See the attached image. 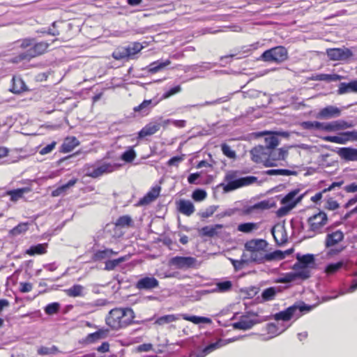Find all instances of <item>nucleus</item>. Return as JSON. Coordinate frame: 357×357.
Masks as SVG:
<instances>
[{"label":"nucleus","instance_id":"412c9836","mask_svg":"<svg viewBox=\"0 0 357 357\" xmlns=\"http://www.w3.org/2000/svg\"><path fill=\"white\" fill-rule=\"evenodd\" d=\"M108 329L101 328L94 333L88 334L84 340L86 344H93L100 340L106 338L108 335Z\"/></svg>","mask_w":357,"mask_h":357},{"label":"nucleus","instance_id":"c756f323","mask_svg":"<svg viewBox=\"0 0 357 357\" xmlns=\"http://www.w3.org/2000/svg\"><path fill=\"white\" fill-rule=\"evenodd\" d=\"M31 191L29 188H22L15 190H11L6 192V195L10 197V199L11 202H15L20 199L22 198L24 193Z\"/></svg>","mask_w":357,"mask_h":357},{"label":"nucleus","instance_id":"603ef678","mask_svg":"<svg viewBox=\"0 0 357 357\" xmlns=\"http://www.w3.org/2000/svg\"><path fill=\"white\" fill-rule=\"evenodd\" d=\"M206 192L202 189H196L192 194V198L195 202H202L206 198Z\"/></svg>","mask_w":357,"mask_h":357},{"label":"nucleus","instance_id":"e433bc0d","mask_svg":"<svg viewBox=\"0 0 357 357\" xmlns=\"http://www.w3.org/2000/svg\"><path fill=\"white\" fill-rule=\"evenodd\" d=\"M114 225L116 227L119 228L132 227L133 225V220L128 215H122L116 220Z\"/></svg>","mask_w":357,"mask_h":357},{"label":"nucleus","instance_id":"79ce46f5","mask_svg":"<svg viewBox=\"0 0 357 357\" xmlns=\"http://www.w3.org/2000/svg\"><path fill=\"white\" fill-rule=\"evenodd\" d=\"M84 291V287L80 284H74L70 288L66 289V294L70 297L82 296Z\"/></svg>","mask_w":357,"mask_h":357},{"label":"nucleus","instance_id":"6ab92c4d","mask_svg":"<svg viewBox=\"0 0 357 357\" xmlns=\"http://www.w3.org/2000/svg\"><path fill=\"white\" fill-rule=\"evenodd\" d=\"M224 227L223 225L221 224H215L211 226H204L202 227L199 234L202 237H210L213 238L219 234V229H221Z\"/></svg>","mask_w":357,"mask_h":357},{"label":"nucleus","instance_id":"2f4dec72","mask_svg":"<svg viewBox=\"0 0 357 357\" xmlns=\"http://www.w3.org/2000/svg\"><path fill=\"white\" fill-rule=\"evenodd\" d=\"M12 81L13 85L10 91L13 93H20L27 90V87L22 78L13 77Z\"/></svg>","mask_w":357,"mask_h":357},{"label":"nucleus","instance_id":"4c0bfd02","mask_svg":"<svg viewBox=\"0 0 357 357\" xmlns=\"http://www.w3.org/2000/svg\"><path fill=\"white\" fill-rule=\"evenodd\" d=\"M47 244L39 243L36 245L31 246L26 251V253L30 256L36 255H43L47 252Z\"/></svg>","mask_w":357,"mask_h":357},{"label":"nucleus","instance_id":"9d476101","mask_svg":"<svg viewBox=\"0 0 357 357\" xmlns=\"http://www.w3.org/2000/svg\"><path fill=\"white\" fill-rule=\"evenodd\" d=\"M267 242L264 239H254L248 241L245 244V249L252 252V258L257 261V255L261 251H264L267 247Z\"/></svg>","mask_w":357,"mask_h":357},{"label":"nucleus","instance_id":"cd10ccee","mask_svg":"<svg viewBox=\"0 0 357 357\" xmlns=\"http://www.w3.org/2000/svg\"><path fill=\"white\" fill-rule=\"evenodd\" d=\"M170 64L171 61L169 59H166L164 61H153L149 65L148 72L151 74H155Z\"/></svg>","mask_w":357,"mask_h":357},{"label":"nucleus","instance_id":"338daca9","mask_svg":"<svg viewBox=\"0 0 357 357\" xmlns=\"http://www.w3.org/2000/svg\"><path fill=\"white\" fill-rule=\"evenodd\" d=\"M239 179L241 187L251 185L257 181V178L253 176L242 177L240 178Z\"/></svg>","mask_w":357,"mask_h":357},{"label":"nucleus","instance_id":"13d9d810","mask_svg":"<svg viewBox=\"0 0 357 357\" xmlns=\"http://www.w3.org/2000/svg\"><path fill=\"white\" fill-rule=\"evenodd\" d=\"M334 122L336 130H344L353 127V123L351 122H348L344 120L340 119Z\"/></svg>","mask_w":357,"mask_h":357},{"label":"nucleus","instance_id":"6e6552de","mask_svg":"<svg viewBox=\"0 0 357 357\" xmlns=\"http://www.w3.org/2000/svg\"><path fill=\"white\" fill-rule=\"evenodd\" d=\"M169 265L178 269L186 270L196 268L197 266V260L193 257L176 256L170 259Z\"/></svg>","mask_w":357,"mask_h":357},{"label":"nucleus","instance_id":"4468645a","mask_svg":"<svg viewBox=\"0 0 357 357\" xmlns=\"http://www.w3.org/2000/svg\"><path fill=\"white\" fill-rule=\"evenodd\" d=\"M159 281L154 277L145 276L140 278L135 284L139 290H152L158 287Z\"/></svg>","mask_w":357,"mask_h":357},{"label":"nucleus","instance_id":"a878e982","mask_svg":"<svg viewBox=\"0 0 357 357\" xmlns=\"http://www.w3.org/2000/svg\"><path fill=\"white\" fill-rule=\"evenodd\" d=\"M299 190H294L287 193L281 200V204L284 205H289L294 208L296 204L300 201V198L296 199Z\"/></svg>","mask_w":357,"mask_h":357},{"label":"nucleus","instance_id":"5fc2aeb1","mask_svg":"<svg viewBox=\"0 0 357 357\" xmlns=\"http://www.w3.org/2000/svg\"><path fill=\"white\" fill-rule=\"evenodd\" d=\"M241 188L240 179H236L234 181H229L224 187L223 190L225 192H230Z\"/></svg>","mask_w":357,"mask_h":357},{"label":"nucleus","instance_id":"a211bd4d","mask_svg":"<svg viewBox=\"0 0 357 357\" xmlns=\"http://www.w3.org/2000/svg\"><path fill=\"white\" fill-rule=\"evenodd\" d=\"M340 114L341 110L338 107L329 105L321 109L318 112L317 117L319 119H327L337 117Z\"/></svg>","mask_w":357,"mask_h":357},{"label":"nucleus","instance_id":"ddd939ff","mask_svg":"<svg viewBox=\"0 0 357 357\" xmlns=\"http://www.w3.org/2000/svg\"><path fill=\"white\" fill-rule=\"evenodd\" d=\"M344 238V234L340 229L328 232L324 240V245L326 248H331L338 245Z\"/></svg>","mask_w":357,"mask_h":357},{"label":"nucleus","instance_id":"49530a36","mask_svg":"<svg viewBox=\"0 0 357 357\" xmlns=\"http://www.w3.org/2000/svg\"><path fill=\"white\" fill-rule=\"evenodd\" d=\"M265 174L272 175H283V176H291L296 174V172L286 169H272L265 172Z\"/></svg>","mask_w":357,"mask_h":357},{"label":"nucleus","instance_id":"e2e57ef3","mask_svg":"<svg viewBox=\"0 0 357 357\" xmlns=\"http://www.w3.org/2000/svg\"><path fill=\"white\" fill-rule=\"evenodd\" d=\"M221 150L225 155L227 158L233 159L236 158V153L234 151L231 150L229 146L227 144H222L221 145Z\"/></svg>","mask_w":357,"mask_h":357},{"label":"nucleus","instance_id":"5701e85b","mask_svg":"<svg viewBox=\"0 0 357 357\" xmlns=\"http://www.w3.org/2000/svg\"><path fill=\"white\" fill-rule=\"evenodd\" d=\"M275 206L274 202H271L269 200H263L255 204L252 206H250L245 208L244 212L246 214H250L255 211H264L269 209Z\"/></svg>","mask_w":357,"mask_h":357},{"label":"nucleus","instance_id":"0e129e2a","mask_svg":"<svg viewBox=\"0 0 357 357\" xmlns=\"http://www.w3.org/2000/svg\"><path fill=\"white\" fill-rule=\"evenodd\" d=\"M181 91V87L180 85L175 86L166 92H165L162 95V99H167L170 98L171 96L179 93Z\"/></svg>","mask_w":357,"mask_h":357},{"label":"nucleus","instance_id":"774afa93","mask_svg":"<svg viewBox=\"0 0 357 357\" xmlns=\"http://www.w3.org/2000/svg\"><path fill=\"white\" fill-rule=\"evenodd\" d=\"M151 103H152L151 100H144L141 104L133 108V111L135 112H140L143 110L148 109Z\"/></svg>","mask_w":357,"mask_h":357},{"label":"nucleus","instance_id":"aec40b11","mask_svg":"<svg viewBox=\"0 0 357 357\" xmlns=\"http://www.w3.org/2000/svg\"><path fill=\"white\" fill-rule=\"evenodd\" d=\"M337 153L342 159L347 161H357V149L342 147L340 148Z\"/></svg>","mask_w":357,"mask_h":357},{"label":"nucleus","instance_id":"0eeeda50","mask_svg":"<svg viewBox=\"0 0 357 357\" xmlns=\"http://www.w3.org/2000/svg\"><path fill=\"white\" fill-rule=\"evenodd\" d=\"M326 55L333 61H347L354 56V53L350 49L343 47L328 48L326 50Z\"/></svg>","mask_w":357,"mask_h":357},{"label":"nucleus","instance_id":"f8f14e48","mask_svg":"<svg viewBox=\"0 0 357 357\" xmlns=\"http://www.w3.org/2000/svg\"><path fill=\"white\" fill-rule=\"evenodd\" d=\"M288 155V151L285 149H273L268 151V163L265 167H274L277 165V162L284 160Z\"/></svg>","mask_w":357,"mask_h":357},{"label":"nucleus","instance_id":"473e14b6","mask_svg":"<svg viewBox=\"0 0 357 357\" xmlns=\"http://www.w3.org/2000/svg\"><path fill=\"white\" fill-rule=\"evenodd\" d=\"M231 340H229L227 342H226L222 339H219L215 342L211 343L208 346L205 347L202 351H203V354H205V356H207L212 351L223 346H225L228 342H231Z\"/></svg>","mask_w":357,"mask_h":357},{"label":"nucleus","instance_id":"9b49d317","mask_svg":"<svg viewBox=\"0 0 357 357\" xmlns=\"http://www.w3.org/2000/svg\"><path fill=\"white\" fill-rule=\"evenodd\" d=\"M250 155L252 161L255 162L263 163L264 166L265 164L268 163V149L264 147L263 145H259L254 147L250 151Z\"/></svg>","mask_w":357,"mask_h":357},{"label":"nucleus","instance_id":"864d4df0","mask_svg":"<svg viewBox=\"0 0 357 357\" xmlns=\"http://www.w3.org/2000/svg\"><path fill=\"white\" fill-rule=\"evenodd\" d=\"M135 158H136V153L133 150L132 148H130V149L126 151L121 155V159L123 161L127 162H132Z\"/></svg>","mask_w":357,"mask_h":357},{"label":"nucleus","instance_id":"69168bd1","mask_svg":"<svg viewBox=\"0 0 357 357\" xmlns=\"http://www.w3.org/2000/svg\"><path fill=\"white\" fill-rule=\"evenodd\" d=\"M27 229L28 227L26 223H20L14 228H13V229L11 230V233L13 235H18L25 232Z\"/></svg>","mask_w":357,"mask_h":357},{"label":"nucleus","instance_id":"09e8293b","mask_svg":"<svg viewBox=\"0 0 357 357\" xmlns=\"http://www.w3.org/2000/svg\"><path fill=\"white\" fill-rule=\"evenodd\" d=\"M279 144V139L278 137L275 136H271L266 137L264 139V147L267 148L268 151L273 150L275 149Z\"/></svg>","mask_w":357,"mask_h":357},{"label":"nucleus","instance_id":"20e7f679","mask_svg":"<svg viewBox=\"0 0 357 357\" xmlns=\"http://www.w3.org/2000/svg\"><path fill=\"white\" fill-rule=\"evenodd\" d=\"M297 262L293 266V269L296 271V275L298 278L306 280L310 277V271L309 268H311L314 264V257L312 254H307L301 255L299 254L296 256Z\"/></svg>","mask_w":357,"mask_h":357},{"label":"nucleus","instance_id":"a19ab883","mask_svg":"<svg viewBox=\"0 0 357 357\" xmlns=\"http://www.w3.org/2000/svg\"><path fill=\"white\" fill-rule=\"evenodd\" d=\"M285 257V252H283L281 250H275L268 254H266L263 257H261V261H273V260H282Z\"/></svg>","mask_w":357,"mask_h":357},{"label":"nucleus","instance_id":"423d86ee","mask_svg":"<svg viewBox=\"0 0 357 357\" xmlns=\"http://www.w3.org/2000/svg\"><path fill=\"white\" fill-rule=\"evenodd\" d=\"M261 58L266 62L280 63L288 59V51L284 46H277L264 51Z\"/></svg>","mask_w":357,"mask_h":357},{"label":"nucleus","instance_id":"7ed1b4c3","mask_svg":"<svg viewBox=\"0 0 357 357\" xmlns=\"http://www.w3.org/2000/svg\"><path fill=\"white\" fill-rule=\"evenodd\" d=\"M328 223L327 214L319 211L318 213L312 215L307 220V233L308 238H312L318 234L325 232V227Z\"/></svg>","mask_w":357,"mask_h":357},{"label":"nucleus","instance_id":"4d7b16f0","mask_svg":"<svg viewBox=\"0 0 357 357\" xmlns=\"http://www.w3.org/2000/svg\"><path fill=\"white\" fill-rule=\"evenodd\" d=\"M234 328L241 330H248L252 328V323L251 321L241 320L233 324Z\"/></svg>","mask_w":357,"mask_h":357},{"label":"nucleus","instance_id":"4be33fe9","mask_svg":"<svg viewBox=\"0 0 357 357\" xmlns=\"http://www.w3.org/2000/svg\"><path fill=\"white\" fill-rule=\"evenodd\" d=\"M177 208L181 213L186 216H190L195 211L194 204L186 199H180L177 202Z\"/></svg>","mask_w":357,"mask_h":357},{"label":"nucleus","instance_id":"c85d7f7f","mask_svg":"<svg viewBox=\"0 0 357 357\" xmlns=\"http://www.w3.org/2000/svg\"><path fill=\"white\" fill-rule=\"evenodd\" d=\"M182 319L190 321L195 324H211L212 323L211 319L205 317H198L195 315H188L187 314H183L181 315Z\"/></svg>","mask_w":357,"mask_h":357},{"label":"nucleus","instance_id":"c9c22d12","mask_svg":"<svg viewBox=\"0 0 357 357\" xmlns=\"http://www.w3.org/2000/svg\"><path fill=\"white\" fill-rule=\"evenodd\" d=\"M126 47V52H128L129 59H134L135 56L140 52L144 48V46L139 42H134L128 45Z\"/></svg>","mask_w":357,"mask_h":357},{"label":"nucleus","instance_id":"7c9ffc66","mask_svg":"<svg viewBox=\"0 0 357 357\" xmlns=\"http://www.w3.org/2000/svg\"><path fill=\"white\" fill-rule=\"evenodd\" d=\"M339 94H344L350 92L357 93V80L349 83L342 82L340 84L337 90Z\"/></svg>","mask_w":357,"mask_h":357},{"label":"nucleus","instance_id":"72a5a7b5","mask_svg":"<svg viewBox=\"0 0 357 357\" xmlns=\"http://www.w3.org/2000/svg\"><path fill=\"white\" fill-rule=\"evenodd\" d=\"M343 181L332 183L328 188H324L321 192H317L314 196H312L311 197V201L313 202H317L320 201L324 193L333 190L335 187H340L343 185Z\"/></svg>","mask_w":357,"mask_h":357},{"label":"nucleus","instance_id":"ea45409f","mask_svg":"<svg viewBox=\"0 0 357 357\" xmlns=\"http://www.w3.org/2000/svg\"><path fill=\"white\" fill-rule=\"evenodd\" d=\"M128 259L127 256H123L118 259L107 260L105 263V270L106 271H113L121 263L126 261Z\"/></svg>","mask_w":357,"mask_h":357},{"label":"nucleus","instance_id":"bb28decb","mask_svg":"<svg viewBox=\"0 0 357 357\" xmlns=\"http://www.w3.org/2000/svg\"><path fill=\"white\" fill-rule=\"evenodd\" d=\"M118 252L114 251L110 248H105V250H97L93 255V260L94 261H102L105 259L109 258L112 255H116Z\"/></svg>","mask_w":357,"mask_h":357},{"label":"nucleus","instance_id":"3c124183","mask_svg":"<svg viewBox=\"0 0 357 357\" xmlns=\"http://www.w3.org/2000/svg\"><path fill=\"white\" fill-rule=\"evenodd\" d=\"M59 352L57 347L53 345L51 347H40L38 349V354L40 356H46L50 354H54Z\"/></svg>","mask_w":357,"mask_h":357},{"label":"nucleus","instance_id":"a18cd8bd","mask_svg":"<svg viewBox=\"0 0 357 357\" xmlns=\"http://www.w3.org/2000/svg\"><path fill=\"white\" fill-rule=\"evenodd\" d=\"M232 288V283L229 280L219 282L216 283L214 292L224 293L229 291Z\"/></svg>","mask_w":357,"mask_h":357},{"label":"nucleus","instance_id":"6e6d98bb","mask_svg":"<svg viewBox=\"0 0 357 357\" xmlns=\"http://www.w3.org/2000/svg\"><path fill=\"white\" fill-rule=\"evenodd\" d=\"M59 308H60V305L59 303H56V302L48 304L45 307V312L47 314L52 315V314L57 313L59 310Z\"/></svg>","mask_w":357,"mask_h":357},{"label":"nucleus","instance_id":"dca6fc26","mask_svg":"<svg viewBox=\"0 0 357 357\" xmlns=\"http://www.w3.org/2000/svg\"><path fill=\"white\" fill-rule=\"evenodd\" d=\"M114 169V166L112 164L105 162L101 165L93 168L91 171H89L86 176L96 178L102 176L104 174L112 172Z\"/></svg>","mask_w":357,"mask_h":357},{"label":"nucleus","instance_id":"bf43d9fd","mask_svg":"<svg viewBox=\"0 0 357 357\" xmlns=\"http://www.w3.org/2000/svg\"><path fill=\"white\" fill-rule=\"evenodd\" d=\"M266 331L268 334L271 335V337H275L280 333V332L278 331V326L273 323L267 324L266 326Z\"/></svg>","mask_w":357,"mask_h":357},{"label":"nucleus","instance_id":"f03ea898","mask_svg":"<svg viewBox=\"0 0 357 357\" xmlns=\"http://www.w3.org/2000/svg\"><path fill=\"white\" fill-rule=\"evenodd\" d=\"M50 44L47 42H36L34 38H24L20 41V47L27 49L24 52L19 54L14 58V62L30 61L31 59L47 52Z\"/></svg>","mask_w":357,"mask_h":357},{"label":"nucleus","instance_id":"de8ad7c7","mask_svg":"<svg viewBox=\"0 0 357 357\" xmlns=\"http://www.w3.org/2000/svg\"><path fill=\"white\" fill-rule=\"evenodd\" d=\"M343 265L344 263L342 261L329 264L325 268V273L328 275H333L336 273L341 268H342Z\"/></svg>","mask_w":357,"mask_h":357},{"label":"nucleus","instance_id":"f704fd0d","mask_svg":"<svg viewBox=\"0 0 357 357\" xmlns=\"http://www.w3.org/2000/svg\"><path fill=\"white\" fill-rule=\"evenodd\" d=\"M77 182V178H73L68 181V182L64 185H62L55 190H52V197H59L61 195L65 193L68 189H69L70 187L75 185V183Z\"/></svg>","mask_w":357,"mask_h":357},{"label":"nucleus","instance_id":"b1692460","mask_svg":"<svg viewBox=\"0 0 357 357\" xmlns=\"http://www.w3.org/2000/svg\"><path fill=\"white\" fill-rule=\"evenodd\" d=\"M79 144V142L75 137H67L61 146L60 151L63 153H69Z\"/></svg>","mask_w":357,"mask_h":357},{"label":"nucleus","instance_id":"37998d69","mask_svg":"<svg viewBox=\"0 0 357 357\" xmlns=\"http://www.w3.org/2000/svg\"><path fill=\"white\" fill-rule=\"evenodd\" d=\"M341 76L337 74H318L313 77L315 81L335 82L340 80Z\"/></svg>","mask_w":357,"mask_h":357},{"label":"nucleus","instance_id":"052dcab7","mask_svg":"<svg viewBox=\"0 0 357 357\" xmlns=\"http://www.w3.org/2000/svg\"><path fill=\"white\" fill-rule=\"evenodd\" d=\"M302 127L305 129H321L322 123L318 121H304L302 123Z\"/></svg>","mask_w":357,"mask_h":357},{"label":"nucleus","instance_id":"f257e3e1","mask_svg":"<svg viewBox=\"0 0 357 357\" xmlns=\"http://www.w3.org/2000/svg\"><path fill=\"white\" fill-rule=\"evenodd\" d=\"M135 314L130 307L112 309L105 318L106 324L113 330L126 328L135 322Z\"/></svg>","mask_w":357,"mask_h":357},{"label":"nucleus","instance_id":"f3484780","mask_svg":"<svg viewBox=\"0 0 357 357\" xmlns=\"http://www.w3.org/2000/svg\"><path fill=\"white\" fill-rule=\"evenodd\" d=\"M160 192V187L155 186L151 188V189L142 198H141L139 200L137 205L146 206L151 204L159 197Z\"/></svg>","mask_w":357,"mask_h":357},{"label":"nucleus","instance_id":"39448f33","mask_svg":"<svg viewBox=\"0 0 357 357\" xmlns=\"http://www.w3.org/2000/svg\"><path fill=\"white\" fill-rule=\"evenodd\" d=\"M313 309L312 305H306L301 302L299 304L295 303L284 310L280 311L274 314V319L277 321H289L294 316L300 317L303 312H310Z\"/></svg>","mask_w":357,"mask_h":357},{"label":"nucleus","instance_id":"393cba45","mask_svg":"<svg viewBox=\"0 0 357 357\" xmlns=\"http://www.w3.org/2000/svg\"><path fill=\"white\" fill-rule=\"evenodd\" d=\"M271 234L278 245H282L287 242V236L284 228L276 229L273 227L271 229Z\"/></svg>","mask_w":357,"mask_h":357},{"label":"nucleus","instance_id":"58836bf2","mask_svg":"<svg viewBox=\"0 0 357 357\" xmlns=\"http://www.w3.org/2000/svg\"><path fill=\"white\" fill-rule=\"evenodd\" d=\"M259 228V225L257 223L255 222H244L241 223L237 227V230L238 231L245 233V234H250L253 231L257 230Z\"/></svg>","mask_w":357,"mask_h":357},{"label":"nucleus","instance_id":"8fccbe9b","mask_svg":"<svg viewBox=\"0 0 357 357\" xmlns=\"http://www.w3.org/2000/svg\"><path fill=\"white\" fill-rule=\"evenodd\" d=\"M178 319V318L174 314H167L158 317L155 321V324L158 325H164L176 321Z\"/></svg>","mask_w":357,"mask_h":357},{"label":"nucleus","instance_id":"1a4fd4ad","mask_svg":"<svg viewBox=\"0 0 357 357\" xmlns=\"http://www.w3.org/2000/svg\"><path fill=\"white\" fill-rule=\"evenodd\" d=\"M324 139L332 143L345 144L349 141H357V130L344 132L339 136H326Z\"/></svg>","mask_w":357,"mask_h":357},{"label":"nucleus","instance_id":"680f3d73","mask_svg":"<svg viewBox=\"0 0 357 357\" xmlns=\"http://www.w3.org/2000/svg\"><path fill=\"white\" fill-rule=\"evenodd\" d=\"M126 47H123L118 50V51L113 53V56L116 59L120 60L123 59H130L128 54V52H126Z\"/></svg>","mask_w":357,"mask_h":357},{"label":"nucleus","instance_id":"c03bdc74","mask_svg":"<svg viewBox=\"0 0 357 357\" xmlns=\"http://www.w3.org/2000/svg\"><path fill=\"white\" fill-rule=\"evenodd\" d=\"M278 292V288L271 287L265 289L261 293V298L264 301H273Z\"/></svg>","mask_w":357,"mask_h":357},{"label":"nucleus","instance_id":"2eb2a0df","mask_svg":"<svg viewBox=\"0 0 357 357\" xmlns=\"http://www.w3.org/2000/svg\"><path fill=\"white\" fill-rule=\"evenodd\" d=\"M160 128V123L156 121H151L139 131L137 139H141L147 136L153 135L158 132Z\"/></svg>","mask_w":357,"mask_h":357}]
</instances>
